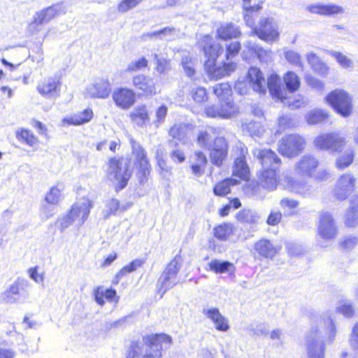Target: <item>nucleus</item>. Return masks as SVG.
Here are the masks:
<instances>
[{"label": "nucleus", "instance_id": "nucleus-39", "mask_svg": "<svg viewBox=\"0 0 358 358\" xmlns=\"http://www.w3.org/2000/svg\"><path fill=\"white\" fill-rule=\"evenodd\" d=\"M217 35L224 40L236 38L241 35L238 29L232 23H225L217 29Z\"/></svg>", "mask_w": 358, "mask_h": 358}, {"label": "nucleus", "instance_id": "nucleus-3", "mask_svg": "<svg viewBox=\"0 0 358 358\" xmlns=\"http://www.w3.org/2000/svg\"><path fill=\"white\" fill-rule=\"evenodd\" d=\"M93 203L89 199L85 197L80 199L72 206L71 210L66 215L57 219V226L63 231L73 222H77L80 227L88 218Z\"/></svg>", "mask_w": 358, "mask_h": 358}, {"label": "nucleus", "instance_id": "nucleus-33", "mask_svg": "<svg viewBox=\"0 0 358 358\" xmlns=\"http://www.w3.org/2000/svg\"><path fill=\"white\" fill-rule=\"evenodd\" d=\"M236 69V64L232 62H224L222 66H216L208 70V74L212 78L220 79L229 76Z\"/></svg>", "mask_w": 358, "mask_h": 358}, {"label": "nucleus", "instance_id": "nucleus-13", "mask_svg": "<svg viewBox=\"0 0 358 358\" xmlns=\"http://www.w3.org/2000/svg\"><path fill=\"white\" fill-rule=\"evenodd\" d=\"M355 177L350 173H343L336 181L334 195L339 200H344L355 190Z\"/></svg>", "mask_w": 358, "mask_h": 358}, {"label": "nucleus", "instance_id": "nucleus-54", "mask_svg": "<svg viewBox=\"0 0 358 358\" xmlns=\"http://www.w3.org/2000/svg\"><path fill=\"white\" fill-rule=\"evenodd\" d=\"M148 62L145 57H141L137 60L131 61L127 66L125 71L128 73L135 72L148 66Z\"/></svg>", "mask_w": 358, "mask_h": 358}, {"label": "nucleus", "instance_id": "nucleus-22", "mask_svg": "<svg viewBox=\"0 0 358 358\" xmlns=\"http://www.w3.org/2000/svg\"><path fill=\"white\" fill-rule=\"evenodd\" d=\"M129 143L132 149V157L143 175L145 176L150 172V165L146 157V153L141 144L132 137L129 138Z\"/></svg>", "mask_w": 358, "mask_h": 358}, {"label": "nucleus", "instance_id": "nucleus-5", "mask_svg": "<svg viewBox=\"0 0 358 358\" xmlns=\"http://www.w3.org/2000/svg\"><path fill=\"white\" fill-rule=\"evenodd\" d=\"M268 86L271 96L280 100L291 109L304 107L308 103V100L301 95H297L292 99L288 98L287 92L281 85L280 78L277 74L273 73L269 76Z\"/></svg>", "mask_w": 358, "mask_h": 358}, {"label": "nucleus", "instance_id": "nucleus-59", "mask_svg": "<svg viewBox=\"0 0 358 358\" xmlns=\"http://www.w3.org/2000/svg\"><path fill=\"white\" fill-rule=\"evenodd\" d=\"M237 218L241 222H256L259 217L250 210L245 209L237 215Z\"/></svg>", "mask_w": 358, "mask_h": 358}, {"label": "nucleus", "instance_id": "nucleus-16", "mask_svg": "<svg viewBox=\"0 0 358 358\" xmlns=\"http://www.w3.org/2000/svg\"><path fill=\"white\" fill-rule=\"evenodd\" d=\"M210 150V159L213 164L220 166L225 160L229 145L225 138L222 136L215 138L213 143L208 148Z\"/></svg>", "mask_w": 358, "mask_h": 358}, {"label": "nucleus", "instance_id": "nucleus-12", "mask_svg": "<svg viewBox=\"0 0 358 358\" xmlns=\"http://www.w3.org/2000/svg\"><path fill=\"white\" fill-rule=\"evenodd\" d=\"M112 92V84L107 78H96L87 85L85 94L93 99H106Z\"/></svg>", "mask_w": 358, "mask_h": 358}, {"label": "nucleus", "instance_id": "nucleus-31", "mask_svg": "<svg viewBox=\"0 0 358 358\" xmlns=\"http://www.w3.org/2000/svg\"><path fill=\"white\" fill-rule=\"evenodd\" d=\"M193 125L190 124H176L170 129L169 135L172 138L185 143L187 135L193 130Z\"/></svg>", "mask_w": 358, "mask_h": 358}, {"label": "nucleus", "instance_id": "nucleus-45", "mask_svg": "<svg viewBox=\"0 0 358 358\" xmlns=\"http://www.w3.org/2000/svg\"><path fill=\"white\" fill-rule=\"evenodd\" d=\"M213 92L221 101L231 99L229 96L231 94V88L227 83H222L215 85L213 87Z\"/></svg>", "mask_w": 358, "mask_h": 358}, {"label": "nucleus", "instance_id": "nucleus-37", "mask_svg": "<svg viewBox=\"0 0 358 358\" xmlns=\"http://www.w3.org/2000/svg\"><path fill=\"white\" fill-rule=\"evenodd\" d=\"M208 266L210 271L216 273H233L235 271L234 264L227 261L212 259Z\"/></svg>", "mask_w": 358, "mask_h": 358}, {"label": "nucleus", "instance_id": "nucleus-8", "mask_svg": "<svg viewBox=\"0 0 358 358\" xmlns=\"http://www.w3.org/2000/svg\"><path fill=\"white\" fill-rule=\"evenodd\" d=\"M313 143L318 150L337 152L345 146L347 140L339 132H330L318 135Z\"/></svg>", "mask_w": 358, "mask_h": 358}, {"label": "nucleus", "instance_id": "nucleus-29", "mask_svg": "<svg viewBox=\"0 0 358 358\" xmlns=\"http://www.w3.org/2000/svg\"><path fill=\"white\" fill-rule=\"evenodd\" d=\"M255 250L262 257L272 259L278 252L280 248L267 239H261L255 244Z\"/></svg>", "mask_w": 358, "mask_h": 358}, {"label": "nucleus", "instance_id": "nucleus-36", "mask_svg": "<svg viewBox=\"0 0 358 358\" xmlns=\"http://www.w3.org/2000/svg\"><path fill=\"white\" fill-rule=\"evenodd\" d=\"M328 117L329 113L327 111L320 108L312 109L305 115V119L310 125L320 124L327 120Z\"/></svg>", "mask_w": 358, "mask_h": 358}, {"label": "nucleus", "instance_id": "nucleus-9", "mask_svg": "<svg viewBox=\"0 0 358 358\" xmlns=\"http://www.w3.org/2000/svg\"><path fill=\"white\" fill-rule=\"evenodd\" d=\"M305 146V138L299 134H293L282 138L278 150L283 156L292 158L301 153Z\"/></svg>", "mask_w": 358, "mask_h": 358}, {"label": "nucleus", "instance_id": "nucleus-26", "mask_svg": "<svg viewBox=\"0 0 358 358\" xmlns=\"http://www.w3.org/2000/svg\"><path fill=\"white\" fill-rule=\"evenodd\" d=\"M203 314L210 319L220 331H227L229 329L227 318L223 316L217 308H205L202 310Z\"/></svg>", "mask_w": 358, "mask_h": 358}, {"label": "nucleus", "instance_id": "nucleus-24", "mask_svg": "<svg viewBox=\"0 0 358 358\" xmlns=\"http://www.w3.org/2000/svg\"><path fill=\"white\" fill-rule=\"evenodd\" d=\"M252 152L261 162L262 166L279 168L280 159L271 150L255 148Z\"/></svg>", "mask_w": 358, "mask_h": 358}, {"label": "nucleus", "instance_id": "nucleus-25", "mask_svg": "<svg viewBox=\"0 0 358 358\" xmlns=\"http://www.w3.org/2000/svg\"><path fill=\"white\" fill-rule=\"evenodd\" d=\"M306 10L312 14H317L320 15H333L344 13V8L342 6L334 3H312L308 5L306 7Z\"/></svg>", "mask_w": 358, "mask_h": 358}, {"label": "nucleus", "instance_id": "nucleus-44", "mask_svg": "<svg viewBox=\"0 0 358 358\" xmlns=\"http://www.w3.org/2000/svg\"><path fill=\"white\" fill-rule=\"evenodd\" d=\"M239 181L234 178H228L217 183L213 189L215 194L224 196L230 192V186L238 184Z\"/></svg>", "mask_w": 358, "mask_h": 358}, {"label": "nucleus", "instance_id": "nucleus-56", "mask_svg": "<svg viewBox=\"0 0 358 358\" xmlns=\"http://www.w3.org/2000/svg\"><path fill=\"white\" fill-rule=\"evenodd\" d=\"M245 128L252 136L262 137L266 130L259 122H250L245 125Z\"/></svg>", "mask_w": 358, "mask_h": 358}, {"label": "nucleus", "instance_id": "nucleus-34", "mask_svg": "<svg viewBox=\"0 0 358 358\" xmlns=\"http://www.w3.org/2000/svg\"><path fill=\"white\" fill-rule=\"evenodd\" d=\"M217 129L214 127H207L201 130L197 136V143L203 148H208L213 143L215 138H217Z\"/></svg>", "mask_w": 358, "mask_h": 358}, {"label": "nucleus", "instance_id": "nucleus-57", "mask_svg": "<svg viewBox=\"0 0 358 358\" xmlns=\"http://www.w3.org/2000/svg\"><path fill=\"white\" fill-rule=\"evenodd\" d=\"M120 202L115 199H110L106 204L105 209L103 210L104 219L108 218L110 215L115 214L119 209Z\"/></svg>", "mask_w": 358, "mask_h": 358}, {"label": "nucleus", "instance_id": "nucleus-17", "mask_svg": "<svg viewBox=\"0 0 358 358\" xmlns=\"http://www.w3.org/2000/svg\"><path fill=\"white\" fill-rule=\"evenodd\" d=\"M319 165L318 159L311 155L302 156L294 166L295 173L301 178H312Z\"/></svg>", "mask_w": 358, "mask_h": 358}, {"label": "nucleus", "instance_id": "nucleus-23", "mask_svg": "<svg viewBox=\"0 0 358 358\" xmlns=\"http://www.w3.org/2000/svg\"><path fill=\"white\" fill-rule=\"evenodd\" d=\"M133 87L147 96L157 94V87L154 79L148 76L138 74L132 78Z\"/></svg>", "mask_w": 358, "mask_h": 358}, {"label": "nucleus", "instance_id": "nucleus-10", "mask_svg": "<svg viewBox=\"0 0 358 358\" xmlns=\"http://www.w3.org/2000/svg\"><path fill=\"white\" fill-rule=\"evenodd\" d=\"M253 32L260 39L273 43L279 39L278 24L273 17L262 18L253 29Z\"/></svg>", "mask_w": 358, "mask_h": 358}, {"label": "nucleus", "instance_id": "nucleus-28", "mask_svg": "<svg viewBox=\"0 0 358 358\" xmlns=\"http://www.w3.org/2000/svg\"><path fill=\"white\" fill-rule=\"evenodd\" d=\"M131 120L138 127H144L150 122V116L145 104L136 106L131 112Z\"/></svg>", "mask_w": 358, "mask_h": 358}, {"label": "nucleus", "instance_id": "nucleus-50", "mask_svg": "<svg viewBox=\"0 0 358 358\" xmlns=\"http://www.w3.org/2000/svg\"><path fill=\"white\" fill-rule=\"evenodd\" d=\"M246 46L254 53H255L259 59L262 61L266 62L271 57V52L270 50H266L263 49L262 48L258 46L255 43H252L251 42H248Z\"/></svg>", "mask_w": 358, "mask_h": 358}, {"label": "nucleus", "instance_id": "nucleus-64", "mask_svg": "<svg viewBox=\"0 0 358 358\" xmlns=\"http://www.w3.org/2000/svg\"><path fill=\"white\" fill-rule=\"evenodd\" d=\"M167 112L168 108L165 105H162L156 109V120L154 121V124L156 127H159L160 124L163 123L165 121Z\"/></svg>", "mask_w": 358, "mask_h": 358}, {"label": "nucleus", "instance_id": "nucleus-62", "mask_svg": "<svg viewBox=\"0 0 358 358\" xmlns=\"http://www.w3.org/2000/svg\"><path fill=\"white\" fill-rule=\"evenodd\" d=\"M143 0H122L117 6V10L120 13H126L129 10L136 7Z\"/></svg>", "mask_w": 358, "mask_h": 358}, {"label": "nucleus", "instance_id": "nucleus-58", "mask_svg": "<svg viewBox=\"0 0 358 358\" xmlns=\"http://www.w3.org/2000/svg\"><path fill=\"white\" fill-rule=\"evenodd\" d=\"M251 86L246 78H239L235 83L234 90L241 95L248 94L250 90Z\"/></svg>", "mask_w": 358, "mask_h": 358}, {"label": "nucleus", "instance_id": "nucleus-48", "mask_svg": "<svg viewBox=\"0 0 358 358\" xmlns=\"http://www.w3.org/2000/svg\"><path fill=\"white\" fill-rule=\"evenodd\" d=\"M234 234V226L229 223H224L215 228V236L222 241L227 240Z\"/></svg>", "mask_w": 358, "mask_h": 358}, {"label": "nucleus", "instance_id": "nucleus-61", "mask_svg": "<svg viewBox=\"0 0 358 358\" xmlns=\"http://www.w3.org/2000/svg\"><path fill=\"white\" fill-rule=\"evenodd\" d=\"M182 65L187 76L192 77L194 75V64L189 55L183 56L182 58Z\"/></svg>", "mask_w": 358, "mask_h": 358}, {"label": "nucleus", "instance_id": "nucleus-40", "mask_svg": "<svg viewBox=\"0 0 358 358\" xmlns=\"http://www.w3.org/2000/svg\"><path fill=\"white\" fill-rule=\"evenodd\" d=\"M108 301L117 302L118 298L116 296V292L112 289H103V287H98L94 291V299L97 303L103 306L105 303L103 298Z\"/></svg>", "mask_w": 358, "mask_h": 358}, {"label": "nucleus", "instance_id": "nucleus-19", "mask_svg": "<svg viewBox=\"0 0 358 358\" xmlns=\"http://www.w3.org/2000/svg\"><path fill=\"white\" fill-rule=\"evenodd\" d=\"M248 150L243 145L237 147V155L235 157L233 175L243 180L249 177L250 170L245 161Z\"/></svg>", "mask_w": 358, "mask_h": 358}, {"label": "nucleus", "instance_id": "nucleus-51", "mask_svg": "<svg viewBox=\"0 0 358 358\" xmlns=\"http://www.w3.org/2000/svg\"><path fill=\"white\" fill-rule=\"evenodd\" d=\"M16 137L18 140L24 141L30 146H34L38 143V138L27 129H22L17 131Z\"/></svg>", "mask_w": 358, "mask_h": 358}, {"label": "nucleus", "instance_id": "nucleus-4", "mask_svg": "<svg viewBox=\"0 0 358 358\" xmlns=\"http://www.w3.org/2000/svg\"><path fill=\"white\" fill-rule=\"evenodd\" d=\"M107 176L120 189L124 188L131 176L130 160L124 157H112L107 163Z\"/></svg>", "mask_w": 358, "mask_h": 358}, {"label": "nucleus", "instance_id": "nucleus-60", "mask_svg": "<svg viewBox=\"0 0 358 358\" xmlns=\"http://www.w3.org/2000/svg\"><path fill=\"white\" fill-rule=\"evenodd\" d=\"M337 312L343 314L346 317H352L355 311L353 306L348 301H341L336 308Z\"/></svg>", "mask_w": 358, "mask_h": 358}, {"label": "nucleus", "instance_id": "nucleus-27", "mask_svg": "<svg viewBox=\"0 0 358 358\" xmlns=\"http://www.w3.org/2000/svg\"><path fill=\"white\" fill-rule=\"evenodd\" d=\"M279 168L271 167L264 169L259 178L260 185L268 190L275 189L280 180L277 178Z\"/></svg>", "mask_w": 358, "mask_h": 358}, {"label": "nucleus", "instance_id": "nucleus-14", "mask_svg": "<svg viewBox=\"0 0 358 358\" xmlns=\"http://www.w3.org/2000/svg\"><path fill=\"white\" fill-rule=\"evenodd\" d=\"M112 99L115 106L122 110L131 108L136 101L135 92L127 87H119L111 92Z\"/></svg>", "mask_w": 358, "mask_h": 358}, {"label": "nucleus", "instance_id": "nucleus-32", "mask_svg": "<svg viewBox=\"0 0 358 358\" xmlns=\"http://www.w3.org/2000/svg\"><path fill=\"white\" fill-rule=\"evenodd\" d=\"M354 158L355 148L350 146L338 156L335 161V166L339 170H343L352 164Z\"/></svg>", "mask_w": 358, "mask_h": 358}, {"label": "nucleus", "instance_id": "nucleus-6", "mask_svg": "<svg viewBox=\"0 0 358 358\" xmlns=\"http://www.w3.org/2000/svg\"><path fill=\"white\" fill-rule=\"evenodd\" d=\"M325 101L342 117H347L352 114V98L346 91L336 89L327 94Z\"/></svg>", "mask_w": 358, "mask_h": 358}, {"label": "nucleus", "instance_id": "nucleus-46", "mask_svg": "<svg viewBox=\"0 0 358 358\" xmlns=\"http://www.w3.org/2000/svg\"><path fill=\"white\" fill-rule=\"evenodd\" d=\"M144 264V260L141 259H136L129 264L124 266L115 275L116 282L118 281L129 273L135 271L138 268L141 267Z\"/></svg>", "mask_w": 358, "mask_h": 358}, {"label": "nucleus", "instance_id": "nucleus-30", "mask_svg": "<svg viewBox=\"0 0 358 358\" xmlns=\"http://www.w3.org/2000/svg\"><path fill=\"white\" fill-rule=\"evenodd\" d=\"M93 116V112L92 109L87 108L82 112H78L71 116L66 117L63 119L64 124H72V125H81L85 124L91 120Z\"/></svg>", "mask_w": 358, "mask_h": 358}, {"label": "nucleus", "instance_id": "nucleus-63", "mask_svg": "<svg viewBox=\"0 0 358 358\" xmlns=\"http://www.w3.org/2000/svg\"><path fill=\"white\" fill-rule=\"evenodd\" d=\"M44 24H46V22L41 17L38 13H36L34 20L29 25V30L32 33H36L43 29Z\"/></svg>", "mask_w": 358, "mask_h": 358}, {"label": "nucleus", "instance_id": "nucleus-35", "mask_svg": "<svg viewBox=\"0 0 358 358\" xmlns=\"http://www.w3.org/2000/svg\"><path fill=\"white\" fill-rule=\"evenodd\" d=\"M308 63L312 69L322 76H327L329 73V67L322 62L320 57L314 52H308L306 55Z\"/></svg>", "mask_w": 358, "mask_h": 358}, {"label": "nucleus", "instance_id": "nucleus-52", "mask_svg": "<svg viewBox=\"0 0 358 358\" xmlns=\"http://www.w3.org/2000/svg\"><path fill=\"white\" fill-rule=\"evenodd\" d=\"M285 59L290 64L303 68L301 56L299 53L292 50L284 49Z\"/></svg>", "mask_w": 358, "mask_h": 358}, {"label": "nucleus", "instance_id": "nucleus-49", "mask_svg": "<svg viewBox=\"0 0 358 358\" xmlns=\"http://www.w3.org/2000/svg\"><path fill=\"white\" fill-rule=\"evenodd\" d=\"M345 224L348 227H355L358 224V209H354L350 201V206L345 215Z\"/></svg>", "mask_w": 358, "mask_h": 358}, {"label": "nucleus", "instance_id": "nucleus-1", "mask_svg": "<svg viewBox=\"0 0 358 358\" xmlns=\"http://www.w3.org/2000/svg\"><path fill=\"white\" fill-rule=\"evenodd\" d=\"M171 343L172 339L169 335H148L132 341L129 353L136 358H162V348H169Z\"/></svg>", "mask_w": 358, "mask_h": 358}, {"label": "nucleus", "instance_id": "nucleus-55", "mask_svg": "<svg viewBox=\"0 0 358 358\" xmlns=\"http://www.w3.org/2000/svg\"><path fill=\"white\" fill-rule=\"evenodd\" d=\"M59 10L60 7L55 5L43 9L40 12H38V13L41 17H42L44 21L48 23L58 14Z\"/></svg>", "mask_w": 358, "mask_h": 358}, {"label": "nucleus", "instance_id": "nucleus-43", "mask_svg": "<svg viewBox=\"0 0 358 358\" xmlns=\"http://www.w3.org/2000/svg\"><path fill=\"white\" fill-rule=\"evenodd\" d=\"M284 82L289 93L296 91L301 85L299 77L293 71H288L285 74Z\"/></svg>", "mask_w": 358, "mask_h": 358}, {"label": "nucleus", "instance_id": "nucleus-7", "mask_svg": "<svg viewBox=\"0 0 358 358\" xmlns=\"http://www.w3.org/2000/svg\"><path fill=\"white\" fill-rule=\"evenodd\" d=\"M181 259L176 256L167 265L157 281L158 292L162 296L178 283L177 275L180 269Z\"/></svg>", "mask_w": 358, "mask_h": 358}, {"label": "nucleus", "instance_id": "nucleus-18", "mask_svg": "<svg viewBox=\"0 0 358 358\" xmlns=\"http://www.w3.org/2000/svg\"><path fill=\"white\" fill-rule=\"evenodd\" d=\"M21 285L18 282H14L1 295L2 300L6 303H24L30 298V294L27 291L21 290Z\"/></svg>", "mask_w": 358, "mask_h": 358}, {"label": "nucleus", "instance_id": "nucleus-38", "mask_svg": "<svg viewBox=\"0 0 358 358\" xmlns=\"http://www.w3.org/2000/svg\"><path fill=\"white\" fill-rule=\"evenodd\" d=\"M64 187L62 184H57L52 187L45 194V201L48 204L57 205L62 199Z\"/></svg>", "mask_w": 358, "mask_h": 358}, {"label": "nucleus", "instance_id": "nucleus-47", "mask_svg": "<svg viewBox=\"0 0 358 358\" xmlns=\"http://www.w3.org/2000/svg\"><path fill=\"white\" fill-rule=\"evenodd\" d=\"M329 55L336 60L341 67L345 69H353V61L343 53L335 50H331L329 51Z\"/></svg>", "mask_w": 358, "mask_h": 358}, {"label": "nucleus", "instance_id": "nucleus-2", "mask_svg": "<svg viewBox=\"0 0 358 358\" xmlns=\"http://www.w3.org/2000/svg\"><path fill=\"white\" fill-rule=\"evenodd\" d=\"M336 335V327L332 319L324 317L319 326H313L307 335L306 350L309 358H324V347L322 338L332 341Z\"/></svg>", "mask_w": 358, "mask_h": 358}, {"label": "nucleus", "instance_id": "nucleus-41", "mask_svg": "<svg viewBox=\"0 0 358 358\" xmlns=\"http://www.w3.org/2000/svg\"><path fill=\"white\" fill-rule=\"evenodd\" d=\"M206 38L208 44L203 47V52L206 56L209 57L208 62L214 64V60L217 59L223 50L219 43H210L211 38L209 36H206Z\"/></svg>", "mask_w": 358, "mask_h": 358}, {"label": "nucleus", "instance_id": "nucleus-20", "mask_svg": "<svg viewBox=\"0 0 358 358\" xmlns=\"http://www.w3.org/2000/svg\"><path fill=\"white\" fill-rule=\"evenodd\" d=\"M280 182L284 187L289 191L301 194L304 196L310 195L312 193V188L307 182L295 180L288 173H283Z\"/></svg>", "mask_w": 358, "mask_h": 358}, {"label": "nucleus", "instance_id": "nucleus-21", "mask_svg": "<svg viewBox=\"0 0 358 358\" xmlns=\"http://www.w3.org/2000/svg\"><path fill=\"white\" fill-rule=\"evenodd\" d=\"M247 78L254 92L259 94H265L267 88L268 89V80L266 82L264 74L259 69L256 67L250 68L248 71Z\"/></svg>", "mask_w": 358, "mask_h": 358}, {"label": "nucleus", "instance_id": "nucleus-42", "mask_svg": "<svg viewBox=\"0 0 358 358\" xmlns=\"http://www.w3.org/2000/svg\"><path fill=\"white\" fill-rule=\"evenodd\" d=\"M219 106L221 118L222 119L231 118L238 112V107L231 99L220 101Z\"/></svg>", "mask_w": 358, "mask_h": 358}, {"label": "nucleus", "instance_id": "nucleus-11", "mask_svg": "<svg viewBox=\"0 0 358 358\" xmlns=\"http://www.w3.org/2000/svg\"><path fill=\"white\" fill-rule=\"evenodd\" d=\"M62 78L60 76H49L38 83L36 90L46 99H55L60 95Z\"/></svg>", "mask_w": 358, "mask_h": 358}, {"label": "nucleus", "instance_id": "nucleus-15", "mask_svg": "<svg viewBox=\"0 0 358 358\" xmlns=\"http://www.w3.org/2000/svg\"><path fill=\"white\" fill-rule=\"evenodd\" d=\"M338 234L335 220L328 212H322L317 224V234L324 239H333Z\"/></svg>", "mask_w": 358, "mask_h": 358}, {"label": "nucleus", "instance_id": "nucleus-53", "mask_svg": "<svg viewBox=\"0 0 358 358\" xmlns=\"http://www.w3.org/2000/svg\"><path fill=\"white\" fill-rule=\"evenodd\" d=\"M190 95L196 103H202L208 99L206 90L203 87H194L190 90Z\"/></svg>", "mask_w": 358, "mask_h": 358}]
</instances>
